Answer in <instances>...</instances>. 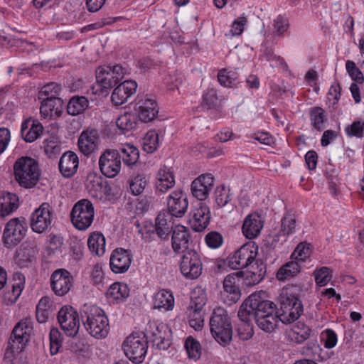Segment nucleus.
Wrapping results in <instances>:
<instances>
[{"mask_svg": "<svg viewBox=\"0 0 364 364\" xmlns=\"http://www.w3.org/2000/svg\"><path fill=\"white\" fill-rule=\"evenodd\" d=\"M240 320L253 318L257 326L267 333L274 331L279 321L277 306L264 299L259 293H253L242 304L237 313Z\"/></svg>", "mask_w": 364, "mask_h": 364, "instance_id": "obj_1", "label": "nucleus"}, {"mask_svg": "<svg viewBox=\"0 0 364 364\" xmlns=\"http://www.w3.org/2000/svg\"><path fill=\"white\" fill-rule=\"evenodd\" d=\"M81 319L86 331L97 338H105L109 330L107 317L102 309L85 304L80 310Z\"/></svg>", "mask_w": 364, "mask_h": 364, "instance_id": "obj_2", "label": "nucleus"}, {"mask_svg": "<svg viewBox=\"0 0 364 364\" xmlns=\"http://www.w3.org/2000/svg\"><path fill=\"white\" fill-rule=\"evenodd\" d=\"M14 175L21 187L32 188L39 181L41 170L38 161L29 156H21L14 164Z\"/></svg>", "mask_w": 364, "mask_h": 364, "instance_id": "obj_3", "label": "nucleus"}, {"mask_svg": "<svg viewBox=\"0 0 364 364\" xmlns=\"http://www.w3.org/2000/svg\"><path fill=\"white\" fill-rule=\"evenodd\" d=\"M210 329L213 337L221 346L228 345L232 338V326L230 317L223 308L214 309L210 318Z\"/></svg>", "mask_w": 364, "mask_h": 364, "instance_id": "obj_4", "label": "nucleus"}, {"mask_svg": "<svg viewBox=\"0 0 364 364\" xmlns=\"http://www.w3.org/2000/svg\"><path fill=\"white\" fill-rule=\"evenodd\" d=\"M280 312L279 321L283 323H291L296 321L303 314V304L297 295L292 294L287 288L279 296Z\"/></svg>", "mask_w": 364, "mask_h": 364, "instance_id": "obj_5", "label": "nucleus"}, {"mask_svg": "<svg viewBox=\"0 0 364 364\" xmlns=\"http://www.w3.org/2000/svg\"><path fill=\"white\" fill-rule=\"evenodd\" d=\"M122 348L125 355L135 364L141 363L146 357L148 343L143 333L134 332L124 341Z\"/></svg>", "mask_w": 364, "mask_h": 364, "instance_id": "obj_6", "label": "nucleus"}, {"mask_svg": "<svg viewBox=\"0 0 364 364\" xmlns=\"http://www.w3.org/2000/svg\"><path fill=\"white\" fill-rule=\"evenodd\" d=\"M94 216V206L88 199L78 200L73 205L70 213L72 223L79 230H87L92 225Z\"/></svg>", "mask_w": 364, "mask_h": 364, "instance_id": "obj_7", "label": "nucleus"}, {"mask_svg": "<svg viewBox=\"0 0 364 364\" xmlns=\"http://www.w3.org/2000/svg\"><path fill=\"white\" fill-rule=\"evenodd\" d=\"M27 223L24 218H14L11 219L5 225L2 240L7 248L18 245L27 232Z\"/></svg>", "mask_w": 364, "mask_h": 364, "instance_id": "obj_8", "label": "nucleus"}, {"mask_svg": "<svg viewBox=\"0 0 364 364\" xmlns=\"http://www.w3.org/2000/svg\"><path fill=\"white\" fill-rule=\"evenodd\" d=\"M114 87V67L103 65L96 70V82L91 87L92 95L107 97Z\"/></svg>", "mask_w": 364, "mask_h": 364, "instance_id": "obj_9", "label": "nucleus"}, {"mask_svg": "<svg viewBox=\"0 0 364 364\" xmlns=\"http://www.w3.org/2000/svg\"><path fill=\"white\" fill-rule=\"evenodd\" d=\"M257 250L258 247L254 243H245L229 257V267L237 270L248 267L255 262Z\"/></svg>", "mask_w": 364, "mask_h": 364, "instance_id": "obj_10", "label": "nucleus"}, {"mask_svg": "<svg viewBox=\"0 0 364 364\" xmlns=\"http://www.w3.org/2000/svg\"><path fill=\"white\" fill-rule=\"evenodd\" d=\"M179 266L181 274L186 279H198L202 274L203 263L200 256L194 250L183 252Z\"/></svg>", "mask_w": 364, "mask_h": 364, "instance_id": "obj_11", "label": "nucleus"}, {"mask_svg": "<svg viewBox=\"0 0 364 364\" xmlns=\"http://www.w3.org/2000/svg\"><path fill=\"white\" fill-rule=\"evenodd\" d=\"M54 219L53 211L48 203H43L31 216V228L37 233H43L52 227Z\"/></svg>", "mask_w": 364, "mask_h": 364, "instance_id": "obj_12", "label": "nucleus"}, {"mask_svg": "<svg viewBox=\"0 0 364 364\" xmlns=\"http://www.w3.org/2000/svg\"><path fill=\"white\" fill-rule=\"evenodd\" d=\"M90 178H88V183L87 185L90 196L103 203L112 200L114 198L112 192L114 183L112 181H109L97 176H94L92 179Z\"/></svg>", "mask_w": 364, "mask_h": 364, "instance_id": "obj_13", "label": "nucleus"}, {"mask_svg": "<svg viewBox=\"0 0 364 364\" xmlns=\"http://www.w3.org/2000/svg\"><path fill=\"white\" fill-rule=\"evenodd\" d=\"M142 333L147 343H152L159 350H167L170 346V341L166 338V326L162 323L149 321Z\"/></svg>", "mask_w": 364, "mask_h": 364, "instance_id": "obj_14", "label": "nucleus"}, {"mask_svg": "<svg viewBox=\"0 0 364 364\" xmlns=\"http://www.w3.org/2000/svg\"><path fill=\"white\" fill-rule=\"evenodd\" d=\"M242 274L235 272L227 275L223 281L224 292L223 297L224 303L228 306L235 304L240 298V287H242Z\"/></svg>", "mask_w": 364, "mask_h": 364, "instance_id": "obj_15", "label": "nucleus"}, {"mask_svg": "<svg viewBox=\"0 0 364 364\" xmlns=\"http://www.w3.org/2000/svg\"><path fill=\"white\" fill-rule=\"evenodd\" d=\"M58 321L67 336L74 337L77 334L80 328L79 316L72 306L62 307L58 314Z\"/></svg>", "mask_w": 364, "mask_h": 364, "instance_id": "obj_16", "label": "nucleus"}, {"mask_svg": "<svg viewBox=\"0 0 364 364\" xmlns=\"http://www.w3.org/2000/svg\"><path fill=\"white\" fill-rule=\"evenodd\" d=\"M211 218L210 208L205 202H198L190 213L189 223L195 232H202L210 224Z\"/></svg>", "mask_w": 364, "mask_h": 364, "instance_id": "obj_17", "label": "nucleus"}, {"mask_svg": "<svg viewBox=\"0 0 364 364\" xmlns=\"http://www.w3.org/2000/svg\"><path fill=\"white\" fill-rule=\"evenodd\" d=\"M73 286V278L68 270L58 269L52 273L50 287L57 296H63L67 294Z\"/></svg>", "mask_w": 364, "mask_h": 364, "instance_id": "obj_18", "label": "nucleus"}, {"mask_svg": "<svg viewBox=\"0 0 364 364\" xmlns=\"http://www.w3.org/2000/svg\"><path fill=\"white\" fill-rule=\"evenodd\" d=\"M135 109L139 119L145 123L153 121L159 114V107L156 100L147 96L138 98Z\"/></svg>", "mask_w": 364, "mask_h": 364, "instance_id": "obj_19", "label": "nucleus"}, {"mask_svg": "<svg viewBox=\"0 0 364 364\" xmlns=\"http://www.w3.org/2000/svg\"><path fill=\"white\" fill-rule=\"evenodd\" d=\"M188 207V197L183 191L175 190L168 196L166 211L173 217L182 218L187 212Z\"/></svg>", "mask_w": 364, "mask_h": 364, "instance_id": "obj_20", "label": "nucleus"}, {"mask_svg": "<svg viewBox=\"0 0 364 364\" xmlns=\"http://www.w3.org/2000/svg\"><path fill=\"white\" fill-rule=\"evenodd\" d=\"M115 176L120 170V160L127 166L134 165L139 158V149L130 144H122L115 149Z\"/></svg>", "mask_w": 364, "mask_h": 364, "instance_id": "obj_21", "label": "nucleus"}, {"mask_svg": "<svg viewBox=\"0 0 364 364\" xmlns=\"http://www.w3.org/2000/svg\"><path fill=\"white\" fill-rule=\"evenodd\" d=\"M214 186V177L211 173L199 176L193 180L191 185V190L193 197L203 202L209 196Z\"/></svg>", "mask_w": 364, "mask_h": 364, "instance_id": "obj_22", "label": "nucleus"}, {"mask_svg": "<svg viewBox=\"0 0 364 364\" xmlns=\"http://www.w3.org/2000/svg\"><path fill=\"white\" fill-rule=\"evenodd\" d=\"M32 329V321L30 318L21 320L14 328L10 341L12 343L21 345V346H18L17 348L22 349L29 341Z\"/></svg>", "mask_w": 364, "mask_h": 364, "instance_id": "obj_23", "label": "nucleus"}, {"mask_svg": "<svg viewBox=\"0 0 364 364\" xmlns=\"http://www.w3.org/2000/svg\"><path fill=\"white\" fill-rule=\"evenodd\" d=\"M191 241V234L187 228L183 225H176L171 237V246L176 253L185 252L188 250Z\"/></svg>", "mask_w": 364, "mask_h": 364, "instance_id": "obj_24", "label": "nucleus"}, {"mask_svg": "<svg viewBox=\"0 0 364 364\" xmlns=\"http://www.w3.org/2000/svg\"><path fill=\"white\" fill-rule=\"evenodd\" d=\"M264 221L258 213H250L243 221L242 232L247 239H255L260 234Z\"/></svg>", "mask_w": 364, "mask_h": 364, "instance_id": "obj_25", "label": "nucleus"}, {"mask_svg": "<svg viewBox=\"0 0 364 364\" xmlns=\"http://www.w3.org/2000/svg\"><path fill=\"white\" fill-rule=\"evenodd\" d=\"M173 216L166 210L159 212L156 220L154 230L158 237L162 240L168 237L173 229Z\"/></svg>", "mask_w": 364, "mask_h": 364, "instance_id": "obj_26", "label": "nucleus"}, {"mask_svg": "<svg viewBox=\"0 0 364 364\" xmlns=\"http://www.w3.org/2000/svg\"><path fill=\"white\" fill-rule=\"evenodd\" d=\"M41 105L40 107L41 114L44 117H60L63 110V101L60 97H46L44 99H40Z\"/></svg>", "mask_w": 364, "mask_h": 364, "instance_id": "obj_27", "label": "nucleus"}, {"mask_svg": "<svg viewBox=\"0 0 364 364\" xmlns=\"http://www.w3.org/2000/svg\"><path fill=\"white\" fill-rule=\"evenodd\" d=\"M78 166V156L73 151H66L60 157L59 170L65 178L72 177L77 172Z\"/></svg>", "mask_w": 364, "mask_h": 364, "instance_id": "obj_28", "label": "nucleus"}, {"mask_svg": "<svg viewBox=\"0 0 364 364\" xmlns=\"http://www.w3.org/2000/svg\"><path fill=\"white\" fill-rule=\"evenodd\" d=\"M43 129L42 124L38 120L26 119L21 124V136L26 142H33L42 135Z\"/></svg>", "mask_w": 364, "mask_h": 364, "instance_id": "obj_29", "label": "nucleus"}, {"mask_svg": "<svg viewBox=\"0 0 364 364\" xmlns=\"http://www.w3.org/2000/svg\"><path fill=\"white\" fill-rule=\"evenodd\" d=\"M137 84L135 81L129 80L115 87V109L119 105L126 103L136 92Z\"/></svg>", "mask_w": 364, "mask_h": 364, "instance_id": "obj_30", "label": "nucleus"}, {"mask_svg": "<svg viewBox=\"0 0 364 364\" xmlns=\"http://www.w3.org/2000/svg\"><path fill=\"white\" fill-rule=\"evenodd\" d=\"M99 137L96 129L82 132L78 139V147L85 155H90L97 148Z\"/></svg>", "mask_w": 364, "mask_h": 364, "instance_id": "obj_31", "label": "nucleus"}, {"mask_svg": "<svg viewBox=\"0 0 364 364\" xmlns=\"http://www.w3.org/2000/svg\"><path fill=\"white\" fill-rule=\"evenodd\" d=\"M256 264L257 267L255 268L252 266L254 270H247L246 272L242 270L238 271V272H242V281H241L242 287L255 286L264 278L266 266L262 262L259 264L257 261H256Z\"/></svg>", "mask_w": 364, "mask_h": 364, "instance_id": "obj_32", "label": "nucleus"}, {"mask_svg": "<svg viewBox=\"0 0 364 364\" xmlns=\"http://www.w3.org/2000/svg\"><path fill=\"white\" fill-rule=\"evenodd\" d=\"M311 330L309 326L301 321L294 324L291 329L287 331L288 339L295 343L301 344L311 336Z\"/></svg>", "mask_w": 364, "mask_h": 364, "instance_id": "obj_33", "label": "nucleus"}, {"mask_svg": "<svg viewBox=\"0 0 364 364\" xmlns=\"http://www.w3.org/2000/svg\"><path fill=\"white\" fill-rule=\"evenodd\" d=\"M156 191L164 193L175 185V178L172 171L166 166L161 168L156 174Z\"/></svg>", "mask_w": 364, "mask_h": 364, "instance_id": "obj_34", "label": "nucleus"}, {"mask_svg": "<svg viewBox=\"0 0 364 364\" xmlns=\"http://www.w3.org/2000/svg\"><path fill=\"white\" fill-rule=\"evenodd\" d=\"M18 197L9 192L0 193V218H5L18 208Z\"/></svg>", "mask_w": 364, "mask_h": 364, "instance_id": "obj_35", "label": "nucleus"}, {"mask_svg": "<svg viewBox=\"0 0 364 364\" xmlns=\"http://www.w3.org/2000/svg\"><path fill=\"white\" fill-rule=\"evenodd\" d=\"M25 286V277L21 272H15L11 281V289L5 294V298L10 302L14 303L20 296Z\"/></svg>", "mask_w": 364, "mask_h": 364, "instance_id": "obj_36", "label": "nucleus"}, {"mask_svg": "<svg viewBox=\"0 0 364 364\" xmlns=\"http://www.w3.org/2000/svg\"><path fill=\"white\" fill-rule=\"evenodd\" d=\"M309 119L312 128L318 132H322L328 121V114L321 107L315 106L309 109Z\"/></svg>", "mask_w": 364, "mask_h": 364, "instance_id": "obj_37", "label": "nucleus"}, {"mask_svg": "<svg viewBox=\"0 0 364 364\" xmlns=\"http://www.w3.org/2000/svg\"><path fill=\"white\" fill-rule=\"evenodd\" d=\"M174 304V296L171 291L161 289L154 295V306L156 309L171 311L173 309Z\"/></svg>", "mask_w": 364, "mask_h": 364, "instance_id": "obj_38", "label": "nucleus"}, {"mask_svg": "<svg viewBox=\"0 0 364 364\" xmlns=\"http://www.w3.org/2000/svg\"><path fill=\"white\" fill-rule=\"evenodd\" d=\"M99 167L102 174L107 178H114V151L106 149L100 156Z\"/></svg>", "mask_w": 364, "mask_h": 364, "instance_id": "obj_39", "label": "nucleus"}, {"mask_svg": "<svg viewBox=\"0 0 364 364\" xmlns=\"http://www.w3.org/2000/svg\"><path fill=\"white\" fill-rule=\"evenodd\" d=\"M132 257L129 250L115 249V274L124 273L128 270L132 262Z\"/></svg>", "mask_w": 364, "mask_h": 364, "instance_id": "obj_40", "label": "nucleus"}, {"mask_svg": "<svg viewBox=\"0 0 364 364\" xmlns=\"http://www.w3.org/2000/svg\"><path fill=\"white\" fill-rule=\"evenodd\" d=\"M218 80L220 84L225 87H237L241 82L239 74L235 70L221 69L218 73Z\"/></svg>", "mask_w": 364, "mask_h": 364, "instance_id": "obj_41", "label": "nucleus"}, {"mask_svg": "<svg viewBox=\"0 0 364 364\" xmlns=\"http://www.w3.org/2000/svg\"><path fill=\"white\" fill-rule=\"evenodd\" d=\"M92 278L96 284H102L103 287H108V289L106 291V296L107 298L114 296V283L109 284L110 279H106L104 277L102 268L99 264H96L93 267L92 271Z\"/></svg>", "mask_w": 364, "mask_h": 364, "instance_id": "obj_42", "label": "nucleus"}, {"mask_svg": "<svg viewBox=\"0 0 364 364\" xmlns=\"http://www.w3.org/2000/svg\"><path fill=\"white\" fill-rule=\"evenodd\" d=\"M87 246L92 254L102 256L105 252V238L100 232H93L87 240Z\"/></svg>", "mask_w": 364, "mask_h": 364, "instance_id": "obj_43", "label": "nucleus"}, {"mask_svg": "<svg viewBox=\"0 0 364 364\" xmlns=\"http://www.w3.org/2000/svg\"><path fill=\"white\" fill-rule=\"evenodd\" d=\"M301 271L297 261H290L282 265L277 271L276 277L279 281H284L296 277Z\"/></svg>", "mask_w": 364, "mask_h": 364, "instance_id": "obj_44", "label": "nucleus"}, {"mask_svg": "<svg viewBox=\"0 0 364 364\" xmlns=\"http://www.w3.org/2000/svg\"><path fill=\"white\" fill-rule=\"evenodd\" d=\"M220 102L221 99L218 96L217 90L215 88H208L203 93L200 106L204 109H214Z\"/></svg>", "mask_w": 364, "mask_h": 364, "instance_id": "obj_45", "label": "nucleus"}, {"mask_svg": "<svg viewBox=\"0 0 364 364\" xmlns=\"http://www.w3.org/2000/svg\"><path fill=\"white\" fill-rule=\"evenodd\" d=\"M88 103V100L85 97L74 96L68 103L67 112L70 115H77L87 109Z\"/></svg>", "mask_w": 364, "mask_h": 364, "instance_id": "obj_46", "label": "nucleus"}, {"mask_svg": "<svg viewBox=\"0 0 364 364\" xmlns=\"http://www.w3.org/2000/svg\"><path fill=\"white\" fill-rule=\"evenodd\" d=\"M136 117L129 112H124L122 114H119L115 120V125L124 134L125 132L132 130L136 127Z\"/></svg>", "mask_w": 364, "mask_h": 364, "instance_id": "obj_47", "label": "nucleus"}, {"mask_svg": "<svg viewBox=\"0 0 364 364\" xmlns=\"http://www.w3.org/2000/svg\"><path fill=\"white\" fill-rule=\"evenodd\" d=\"M208 299L205 290L200 287H197L191 292L188 309L205 310L204 307Z\"/></svg>", "mask_w": 364, "mask_h": 364, "instance_id": "obj_48", "label": "nucleus"}, {"mask_svg": "<svg viewBox=\"0 0 364 364\" xmlns=\"http://www.w3.org/2000/svg\"><path fill=\"white\" fill-rule=\"evenodd\" d=\"M186 314L190 326L196 331H200L204 325L205 310L188 308Z\"/></svg>", "mask_w": 364, "mask_h": 364, "instance_id": "obj_49", "label": "nucleus"}, {"mask_svg": "<svg viewBox=\"0 0 364 364\" xmlns=\"http://www.w3.org/2000/svg\"><path fill=\"white\" fill-rule=\"evenodd\" d=\"M296 220L295 215L291 213H287L282 219L280 235L284 237L283 241H286V237L296 232Z\"/></svg>", "mask_w": 364, "mask_h": 364, "instance_id": "obj_50", "label": "nucleus"}, {"mask_svg": "<svg viewBox=\"0 0 364 364\" xmlns=\"http://www.w3.org/2000/svg\"><path fill=\"white\" fill-rule=\"evenodd\" d=\"M312 253V246L307 242H301L297 245L291 255V258L297 262H305Z\"/></svg>", "mask_w": 364, "mask_h": 364, "instance_id": "obj_51", "label": "nucleus"}, {"mask_svg": "<svg viewBox=\"0 0 364 364\" xmlns=\"http://www.w3.org/2000/svg\"><path fill=\"white\" fill-rule=\"evenodd\" d=\"M214 195L215 203L220 208L225 206L232 199L230 188L223 184L216 188Z\"/></svg>", "mask_w": 364, "mask_h": 364, "instance_id": "obj_52", "label": "nucleus"}, {"mask_svg": "<svg viewBox=\"0 0 364 364\" xmlns=\"http://www.w3.org/2000/svg\"><path fill=\"white\" fill-rule=\"evenodd\" d=\"M149 179L144 173H139L129 181L130 192L134 196H139L143 193L148 184Z\"/></svg>", "mask_w": 364, "mask_h": 364, "instance_id": "obj_53", "label": "nucleus"}, {"mask_svg": "<svg viewBox=\"0 0 364 364\" xmlns=\"http://www.w3.org/2000/svg\"><path fill=\"white\" fill-rule=\"evenodd\" d=\"M159 146V134L155 130L146 132L143 139V149L147 153L154 152Z\"/></svg>", "mask_w": 364, "mask_h": 364, "instance_id": "obj_54", "label": "nucleus"}, {"mask_svg": "<svg viewBox=\"0 0 364 364\" xmlns=\"http://www.w3.org/2000/svg\"><path fill=\"white\" fill-rule=\"evenodd\" d=\"M316 284L319 287L326 286L332 279V270L328 267L316 269L313 273Z\"/></svg>", "mask_w": 364, "mask_h": 364, "instance_id": "obj_55", "label": "nucleus"}, {"mask_svg": "<svg viewBox=\"0 0 364 364\" xmlns=\"http://www.w3.org/2000/svg\"><path fill=\"white\" fill-rule=\"evenodd\" d=\"M61 89V85L57 82H49L41 89L38 93V98L44 99L46 97H48L50 99L52 97H59Z\"/></svg>", "mask_w": 364, "mask_h": 364, "instance_id": "obj_56", "label": "nucleus"}, {"mask_svg": "<svg viewBox=\"0 0 364 364\" xmlns=\"http://www.w3.org/2000/svg\"><path fill=\"white\" fill-rule=\"evenodd\" d=\"M185 348L190 358L198 360L200 358V344L192 336H188L185 342Z\"/></svg>", "mask_w": 364, "mask_h": 364, "instance_id": "obj_57", "label": "nucleus"}, {"mask_svg": "<svg viewBox=\"0 0 364 364\" xmlns=\"http://www.w3.org/2000/svg\"><path fill=\"white\" fill-rule=\"evenodd\" d=\"M49 338L50 353L51 355H55L62 347L63 336L58 328H53L50 329Z\"/></svg>", "mask_w": 364, "mask_h": 364, "instance_id": "obj_58", "label": "nucleus"}, {"mask_svg": "<svg viewBox=\"0 0 364 364\" xmlns=\"http://www.w3.org/2000/svg\"><path fill=\"white\" fill-rule=\"evenodd\" d=\"M345 132L348 137L363 138L364 136V121L355 120L345 128Z\"/></svg>", "mask_w": 364, "mask_h": 364, "instance_id": "obj_59", "label": "nucleus"}, {"mask_svg": "<svg viewBox=\"0 0 364 364\" xmlns=\"http://www.w3.org/2000/svg\"><path fill=\"white\" fill-rule=\"evenodd\" d=\"M321 341L324 348L331 349L334 348L338 343V336L331 328H326L321 333Z\"/></svg>", "mask_w": 364, "mask_h": 364, "instance_id": "obj_60", "label": "nucleus"}, {"mask_svg": "<svg viewBox=\"0 0 364 364\" xmlns=\"http://www.w3.org/2000/svg\"><path fill=\"white\" fill-rule=\"evenodd\" d=\"M204 240L206 245L211 249H218L224 242L223 235L217 231L209 232L205 236Z\"/></svg>", "mask_w": 364, "mask_h": 364, "instance_id": "obj_61", "label": "nucleus"}, {"mask_svg": "<svg viewBox=\"0 0 364 364\" xmlns=\"http://www.w3.org/2000/svg\"><path fill=\"white\" fill-rule=\"evenodd\" d=\"M241 323L239 325L237 331L241 340L247 341L253 336V328L251 323V318L246 320H240Z\"/></svg>", "mask_w": 364, "mask_h": 364, "instance_id": "obj_62", "label": "nucleus"}, {"mask_svg": "<svg viewBox=\"0 0 364 364\" xmlns=\"http://www.w3.org/2000/svg\"><path fill=\"white\" fill-rule=\"evenodd\" d=\"M346 70L351 79L358 84L364 82V76L361 70L356 66L352 60H347L346 63Z\"/></svg>", "mask_w": 364, "mask_h": 364, "instance_id": "obj_63", "label": "nucleus"}, {"mask_svg": "<svg viewBox=\"0 0 364 364\" xmlns=\"http://www.w3.org/2000/svg\"><path fill=\"white\" fill-rule=\"evenodd\" d=\"M182 82V77L177 72L168 74L164 80L166 87L168 91H174L176 89H178Z\"/></svg>", "mask_w": 364, "mask_h": 364, "instance_id": "obj_64", "label": "nucleus"}]
</instances>
